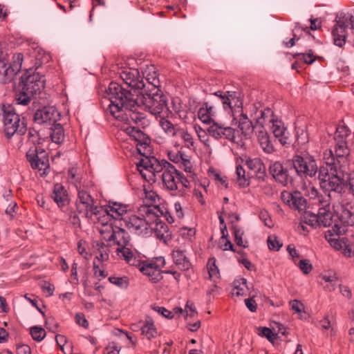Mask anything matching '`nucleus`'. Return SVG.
<instances>
[{"instance_id": "obj_1", "label": "nucleus", "mask_w": 354, "mask_h": 354, "mask_svg": "<svg viewBox=\"0 0 354 354\" xmlns=\"http://www.w3.org/2000/svg\"><path fill=\"white\" fill-rule=\"evenodd\" d=\"M153 88L138 95L135 100L131 91L119 82L112 81V117L117 120H128V111L137 112L136 107H142L156 118L168 117L171 114L167 105V99L158 88V82L153 79Z\"/></svg>"}, {"instance_id": "obj_2", "label": "nucleus", "mask_w": 354, "mask_h": 354, "mask_svg": "<svg viewBox=\"0 0 354 354\" xmlns=\"http://www.w3.org/2000/svg\"><path fill=\"white\" fill-rule=\"evenodd\" d=\"M136 167L142 177L148 183L161 180L165 189L172 195L176 194L179 171L165 160H159L156 157L141 158Z\"/></svg>"}, {"instance_id": "obj_3", "label": "nucleus", "mask_w": 354, "mask_h": 354, "mask_svg": "<svg viewBox=\"0 0 354 354\" xmlns=\"http://www.w3.org/2000/svg\"><path fill=\"white\" fill-rule=\"evenodd\" d=\"M163 212L156 207L141 205L138 212L128 216L124 225L131 232L139 236H149L153 230L158 232L157 236L164 239V232H167V225L160 221Z\"/></svg>"}, {"instance_id": "obj_4", "label": "nucleus", "mask_w": 354, "mask_h": 354, "mask_svg": "<svg viewBox=\"0 0 354 354\" xmlns=\"http://www.w3.org/2000/svg\"><path fill=\"white\" fill-rule=\"evenodd\" d=\"M209 99L198 111V118L205 124H210L214 121V118L216 116L221 106L225 111L232 113L237 109H242V101L234 91L223 93L218 91L212 93Z\"/></svg>"}, {"instance_id": "obj_5", "label": "nucleus", "mask_w": 354, "mask_h": 354, "mask_svg": "<svg viewBox=\"0 0 354 354\" xmlns=\"http://www.w3.org/2000/svg\"><path fill=\"white\" fill-rule=\"evenodd\" d=\"M128 118L129 117L137 125L136 127L127 126L124 131L133 139L136 143V149L138 153L144 158H151V148L150 147V138L139 129L140 127L145 129L149 125V120L145 115L140 112L128 111Z\"/></svg>"}, {"instance_id": "obj_6", "label": "nucleus", "mask_w": 354, "mask_h": 354, "mask_svg": "<svg viewBox=\"0 0 354 354\" xmlns=\"http://www.w3.org/2000/svg\"><path fill=\"white\" fill-rule=\"evenodd\" d=\"M113 72L112 81L113 82H119L123 86V84H124L127 89L129 87L137 90L145 89V93H149V90L153 88V86L151 84L153 79L159 82L156 76H152L151 77H147V84L145 83L143 78L140 75V72L136 68L120 67L118 65H116L114 66V68H112Z\"/></svg>"}, {"instance_id": "obj_7", "label": "nucleus", "mask_w": 354, "mask_h": 354, "mask_svg": "<svg viewBox=\"0 0 354 354\" xmlns=\"http://www.w3.org/2000/svg\"><path fill=\"white\" fill-rule=\"evenodd\" d=\"M45 78L39 73L27 71L21 77L19 91L15 94L17 104L26 106L31 101L34 95L44 88Z\"/></svg>"}, {"instance_id": "obj_8", "label": "nucleus", "mask_w": 354, "mask_h": 354, "mask_svg": "<svg viewBox=\"0 0 354 354\" xmlns=\"http://www.w3.org/2000/svg\"><path fill=\"white\" fill-rule=\"evenodd\" d=\"M321 187L333 194L337 200L344 194V175L339 169H324L321 167L319 173Z\"/></svg>"}, {"instance_id": "obj_9", "label": "nucleus", "mask_w": 354, "mask_h": 354, "mask_svg": "<svg viewBox=\"0 0 354 354\" xmlns=\"http://www.w3.org/2000/svg\"><path fill=\"white\" fill-rule=\"evenodd\" d=\"M3 122L5 134L11 138L15 133L24 135L27 131L26 124L21 120L19 115L15 113L10 105H3Z\"/></svg>"}, {"instance_id": "obj_10", "label": "nucleus", "mask_w": 354, "mask_h": 354, "mask_svg": "<svg viewBox=\"0 0 354 354\" xmlns=\"http://www.w3.org/2000/svg\"><path fill=\"white\" fill-rule=\"evenodd\" d=\"M348 27L353 37L352 39L354 46V14L346 13L337 17L336 24L332 30L334 44L336 46L342 47L345 44Z\"/></svg>"}, {"instance_id": "obj_11", "label": "nucleus", "mask_w": 354, "mask_h": 354, "mask_svg": "<svg viewBox=\"0 0 354 354\" xmlns=\"http://www.w3.org/2000/svg\"><path fill=\"white\" fill-rule=\"evenodd\" d=\"M77 191V198L75 202L77 211L82 216L91 218L93 212L98 207L95 205V201L90 193L86 190L84 184L82 182L75 183Z\"/></svg>"}, {"instance_id": "obj_12", "label": "nucleus", "mask_w": 354, "mask_h": 354, "mask_svg": "<svg viewBox=\"0 0 354 354\" xmlns=\"http://www.w3.org/2000/svg\"><path fill=\"white\" fill-rule=\"evenodd\" d=\"M26 158L33 169L43 171L41 175H46L50 169L48 153L40 147L32 146L26 153Z\"/></svg>"}, {"instance_id": "obj_13", "label": "nucleus", "mask_w": 354, "mask_h": 354, "mask_svg": "<svg viewBox=\"0 0 354 354\" xmlns=\"http://www.w3.org/2000/svg\"><path fill=\"white\" fill-rule=\"evenodd\" d=\"M292 163L296 172L301 176L312 178L317 173L318 167L316 160L308 153L294 156Z\"/></svg>"}, {"instance_id": "obj_14", "label": "nucleus", "mask_w": 354, "mask_h": 354, "mask_svg": "<svg viewBox=\"0 0 354 354\" xmlns=\"http://www.w3.org/2000/svg\"><path fill=\"white\" fill-rule=\"evenodd\" d=\"M211 123L212 124L208 127L207 131L212 137L216 140L225 138L233 143L239 144L240 140L236 135L239 132L234 129L215 121Z\"/></svg>"}, {"instance_id": "obj_15", "label": "nucleus", "mask_w": 354, "mask_h": 354, "mask_svg": "<svg viewBox=\"0 0 354 354\" xmlns=\"http://www.w3.org/2000/svg\"><path fill=\"white\" fill-rule=\"evenodd\" d=\"M60 118L57 109L52 106H46L36 111L34 114V122L41 125L55 124Z\"/></svg>"}, {"instance_id": "obj_16", "label": "nucleus", "mask_w": 354, "mask_h": 354, "mask_svg": "<svg viewBox=\"0 0 354 354\" xmlns=\"http://www.w3.org/2000/svg\"><path fill=\"white\" fill-rule=\"evenodd\" d=\"M93 215L96 216L98 223L101 225L98 230L102 239L106 242L111 241V214L109 209L98 207L93 212Z\"/></svg>"}, {"instance_id": "obj_17", "label": "nucleus", "mask_w": 354, "mask_h": 354, "mask_svg": "<svg viewBox=\"0 0 354 354\" xmlns=\"http://www.w3.org/2000/svg\"><path fill=\"white\" fill-rule=\"evenodd\" d=\"M282 201L291 209L302 212L306 209L307 202L301 192L283 191L281 194Z\"/></svg>"}, {"instance_id": "obj_18", "label": "nucleus", "mask_w": 354, "mask_h": 354, "mask_svg": "<svg viewBox=\"0 0 354 354\" xmlns=\"http://www.w3.org/2000/svg\"><path fill=\"white\" fill-rule=\"evenodd\" d=\"M337 202L341 205L342 209L339 216L342 223L348 226H353L354 225V199L348 201L344 194L337 200Z\"/></svg>"}, {"instance_id": "obj_19", "label": "nucleus", "mask_w": 354, "mask_h": 354, "mask_svg": "<svg viewBox=\"0 0 354 354\" xmlns=\"http://www.w3.org/2000/svg\"><path fill=\"white\" fill-rule=\"evenodd\" d=\"M114 252L119 259L125 261L126 263L131 266L136 267L140 263L142 257L137 252H133L128 246L115 248Z\"/></svg>"}, {"instance_id": "obj_20", "label": "nucleus", "mask_w": 354, "mask_h": 354, "mask_svg": "<svg viewBox=\"0 0 354 354\" xmlns=\"http://www.w3.org/2000/svg\"><path fill=\"white\" fill-rule=\"evenodd\" d=\"M269 171L275 180L283 186H286L290 181L288 169L283 167L280 162L276 161L271 163Z\"/></svg>"}, {"instance_id": "obj_21", "label": "nucleus", "mask_w": 354, "mask_h": 354, "mask_svg": "<svg viewBox=\"0 0 354 354\" xmlns=\"http://www.w3.org/2000/svg\"><path fill=\"white\" fill-rule=\"evenodd\" d=\"M112 354L114 351L118 353L121 348V344H124L127 346L130 344H133L132 337L126 332L119 328H114L112 330Z\"/></svg>"}, {"instance_id": "obj_22", "label": "nucleus", "mask_w": 354, "mask_h": 354, "mask_svg": "<svg viewBox=\"0 0 354 354\" xmlns=\"http://www.w3.org/2000/svg\"><path fill=\"white\" fill-rule=\"evenodd\" d=\"M136 267L152 282L156 283L162 278L161 270H158L150 261H143L141 258L140 265Z\"/></svg>"}, {"instance_id": "obj_23", "label": "nucleus", "mask_w": 354, "mask_h": 354, "mask_svg": "<svg viewBox=\"0 0 354 354\" xmlns=\"http://www.w3.org/2000/svg\"><path fill=\"white\" fill-rule=\"evenodd\" d=\"M129 241V233L124 228L112 223V245H115V248L128 246Z\"/></svg>"}, {"instance_id": "obj_24", "label": "nucleus", "mask_w": 354, "mask_h": 354, "mask_svg": "<svg viewBox=\"0 0 354 354\" xmlns=\"http://www.w3.org/2000/svg\"><path fill=\"white\" fill-rule=\"evenodd\" d=\"M131 206L120 202L112 201V220L115 221H123L127 219Z\"/></svg>"}, {"instance_id": "obj_25", "label": "nucleus", "mask_w": 354, "mask_h": 354, "mask_svg": "<svg viewBox=\"0 0 354 354\" xmlns=\"http://www.w3.org/2000/svg\"><path fill=\"white\" fill-rule=\"evenodd\" d=\"M171 257L176 266L183 271L189 270L192 263L186 255V250L176 248L171 252Z\"/></svg>"}, {"instance_id": "obj_26", "label": "nucleus", "mask_w": 354, "mask_h": 354, "mask_svg": "<svg viewBox=\"0 0 354 354\" xmlns=\"http://www.w3.org/2000/svg\"><path fill=\"white\" fill-rule=\"evenodd\" d=\"M270 124H272L270 128L274 137L279 140L281 145H284L287 144L288 132L283 122L281 120L274 118Z\"/></svg>"}, {"instance_id": "obj_27", "label": "nucleus", "mask_w": 354, "mask_h": 354, "mask_svg": "<svg viewBox=\"0 0 354 354\" xmlns=\"http://www.w3.org/2000/svg\"><path fill=\"white\" fill-rule=\"evenodd\" d=\"M245 164L252 175L259 179H263L266 175V167L260 158H248L246 160Z\"/></svg>"}, {"instance_id": "obj_28", "label": "nucleus", "mask_w": 354, "mask_h": 354, "mask_svg": "<svg viewBox=\"0 0 354 354\" xmlns=\"http://www.w3.org/2000/svg\"><path fill=\"white\" fill-rule=\"evenodd\" d=\"M51 197L59 207H64L68 203L66 191L61 184L55 185Z\"/></svg>"}, {"instance_id": "obj_29", "label": "nucleus", "mask_w": 354, "mask_h": 354, "mask_svg": "<svg viewBox=\"0 0 354 354\" xmlns=\"http://www.w3.org/2000/svg\"><path fill=\"white\" fill-rule=\"evenodd\" d=\"M335 153L337 161L340 163L342 160H346L350 154V149L348 147L346 140H341L335 141Z\"/></svg>"}, {"instance_id": "obj_30", "label": "nucleus", "mask_w": 354, "mask_h": 354, "mask_svg": "<svg viewBox=\"0 0 354 354\" xmlns=\"http://www.w3.org/2000/svg\"><path fill=\"white\" fill-rule=\"evenodd\" d=\"M258 142L261 149L268 154L274 151V147L270 140V136L266 131H260L258 133Z\"/></svg>"}, {"instance_id": "obj_31", "label": "nucleus", "mask_w": 354, "mask_h": 354, "mask_svg": "<svg viewBox=\"0 0 354 354\" xmlns=\"http://www.w3.org/2000/svg\"><path fill=\"white\" fill-rule=\"evenodd\" d=\"M233 288L232 290V295L240 297L245 296L248 292L247 280L244 278L236 279L233 282Z\"/></svg>"}, {"instance_id": "obj_32", "label": "nucleus", "mask_w": 354, "mask_h": 354, "mask_svg": "<svg viewBox=\"0 0 354 354\" xmlns=\"http://www.w3.org/2000/svg\"><path fill=\"white\" fill-rule=\"evenodd\" d=\"M317 215L319 216V225H323L324 227H329L333 225L336 227L337 225L333 221L332 214L329 209L325 208H319Z\"/></svg>"}, {"instance_id": "obj_33", "label": "nucleus", "mask_w": 354, "mask_h": 354, "mask_svg": "<svg viewBox=\"0 0 354 354\" xmlns=\"http://www.w3.org/2000/svg\"><path fill=\"white\" fill-rule=\"evenodd\" d=\"M100 91L103 92L100 101L101 106L105 111L106 115H109L111 114V82L109 83L107 87L104 88V90L100 88L99 92Z\"/></svg>"}, {"instance_id": "obj_34", "label": "nucleus", "mask_w": 354, "mask_h": 354, "mask_svg": "<svg viewBox=\"0 0 354 354\" xmlns=\"http://www.w3.org/2000/svg\"><path fill=\"white\" fill-rule=\"evenodd\" d=\"M142 334L148 339L153 338L157 335V330L154 324L151 319H147L140 327Z\"/></svg>"}, {"instance_id": "obj_35", "label": "nucleus", "mask_w": 354, "mask_h": 354, "mask_svg": "<svg viewBox=\"0 0 354 354\" xmlns=\"http://www.w3.org/2000/svg\"><path fill=\"white\" fill-rule=\"evenodd\" d=\"M159 118V124L164 132L169 136H175L179 128L173 124L169 120L166 119L167 117Z\"/></svg>"}, {"instance_id": "obj_36", "label": "nucleus", "mask_w": 354, "mask_h": 354, "mask_svg": "<svg viewBox=\"0 0 354 354\" xmlns=\"http://www.w3.org/2000/svg\"><path fill=\"white\" fill-rule=\"evenodd\" d=\"M235 174L236 176V181L239 186L245 187L250 185L249 174H245V171L241 165H236Z\"/></svg>"}, {"instance_id": "obj_37", "label": "nucleus", "mask_w": 354, "mask_h": 354, "mask_svg": "<svg viewBox=\"0 0 354 354\" xmlns=\"http://www.w3.org/2000/svg\"><path fill=\"white\" fill-rule=\"evenodd\" d=\"M144 194L145 196L143 197V202L145 204L143 205L154 206L160 209L157 205V203H159L160 198L156 192L153 190L147 191L145 189Z\"/></svg>"}, {"instance_id": "obj_38", "label": "nucleus", "mask_w": 354, "mask_h": 354, "mask_svg": "<svg viewBox=\"0 0 354 354\" xmlns=\"http://www.w3.org/2000/svg\"><path fill=\"white\" fill-rule=\"evenodd\" d=\"M51 128L50 138L53 142L57 144L62 143L64 140V132L60 124L55 123Z\"/></svg>"}, {"instance_id": "obj_39", "label": "nucleus", "mask_w": 354, "mask_h": 354, "mask_svg": "<svg viewBox=\"0 0 354 354\" xmlns=\"http://www.w3.org/2000/svg\"><path fill=\"white\" fill-rule=\"evenodd\" d=\"M209 279L216 282L220 278V273L218 266L216 265V259L209 258L207 264Z\"/></svg>"}, {"instance_id": "obj_40", "label": "nucleus", "mask_w": 354, "mask_h": 354, "mask_svg": "<svg viewBox=\"0 0 354 354\" xmlns=\"http://www.w3.org/2000/svg\"><path fill=\"white\" fill-rule=\"evenodd\" d=\"M316 199L317 200V203L322 205V207L321 208H325L328 207L330 206V204L331 203H336L337 202V197H335L333 194L328 193L324 195H319L317 196Z\"/></svg>"}, {"instance_id": "obj_41", "label": "nucleus", "mask_w": 354, "mask_h": 354, "mask_svg": "<svg viewBox=\"0 0 354 354\" xmlns=\"http://www.w3.org/2000/svg\"><path fill=\"white\" fill-rule=\"evenodd\" d=\"M301 191L303 196H308L310 199H316L319 194L318 190L314 187V185L310 181H308V183H304V184L301 187Z\"/></svg>"}, {"instance_id": "obj_42", "label": "nucleus", "mask_w": 354, "mask_h": 354, "mask_svg": "<svg viewBox=\"0 0 354 354\" xmlns=\"http://www.w3.org/2000/svg\"><path fill=\"white\" fill-rule=\"evenodd\" d=\"M175 136L180 137L183 140L185 145L187 148H191L194 147V138L192 135L189 133L187 131L179 128Z\"/></svg>"}, {"instance_id": "obj_43", "label": "nucleus", "mask_w": 354, "mask_h": 354, "mask_svg": "<svg viewBox=\"0 0 354 354\" xmlns=\"http://www.w3.org/2000/svg\"><path fill=\"white\" fill-rule=\"evenodd\" d=\"M323 158L325 160L326 167L324 169H337V165L335 162L336 156L334 155L333 151L331 149H326L323 154Z\"/></svg>"}, {"instance_id": "obj_44", "label": "nucleus", "mask_w": 354, "mask_h": 354, "mask_svg": "<svg viewBox=\"0 0 354 354\" xmlns=\"http://www.w3.org/2000/svg\"><path fill=\"white\" fill-rule=\"evenodd\" d=\"M303 223L310 225L312 227L319 225V216L311 212H305L302 216Z\"/></svg>"}, {"instance_id": "obj_45", "label": "nucleus", "mask_w": 354, "mask_h": 354, "mask_svg": "<svg viewBox=\"0 0 354 354\" xmlns=\"http://www.w3.org/2000/svg\"><path fill=\"white\" fill-rule=\"evenodd\" d=\"M19 72L18 68H15L12 65L7 66L6 64L2 67L0 73L4 75V82H10L14 76Z\"/></svg>"}, {"instance_id": "obj_46", "label": "nucleus", "mask_w": 354, "mask_h": 354, "mask_svg": "<svg viewBox=\"0 0 354 354\" xmlns=\"http://www.w3.org/2000/svg\"><path fill=\"white\" fill-rule=\"evenodd\" d=\"M274 118L273 111L270 109L267 108L261 111V117L259 118V122L261 123L262 125H268L270 124Z\"/></svg>"}, {"instance_id": "obj_47", "label": "nucleus", "mask_w": 354, "mask_h": 354, "mask_svg": "<svg viewBox=\"0 0 354 354\" xmlns=\"http://www.w3.org/2000/svg\"><path fill=\"white\" fill-rule=\"evenodd\" d=\"M112 284L122 290L127 289L129 286V279L127 276H112Z\"/></svg>"}, {"instance_id": "obj_48", "label": "nucleus", "mask_w": 354, "mask_h": 354, "mask_svg": "<svg viewBox=\"0 0 354 354\" xmlns=\"http://www.w3.org/2000/svg\"><path fill=\"white\" fill-rule=\"evenodd\" d=\"M243 234L244 232L242 229L239 228L237 227L234 228V235L236 245L243 248H245L248 247V241H243Z\"/></svg>"}, {"instance_id": "obj_49", "label": "nucleus", "mask_w": 354, "mask_h": 354, "mask_svg": "<svg viewBox=\"0 0 354 354\" xmlns=\"http://www.w3.org/2000/svg\"><path fill=\"white\" fill-rule=\"evenodd\" d=\"M30 335L34 340L41 342L46 336V331L41 327L32 326L30 328Z\"/></svg>"}, {"instance_id": "obj_50", "label": "nucleus", "mask_w": 354, "mask_h": 354, "mask_svg": "<svg viewBox=\"0 0 354 354\" xmlns=\"http://www.w3.org/2000/svg\"><path fill=\"white\" fill-rule=\"evenodd\" d=\"M348 135H349L348 129L344 125H340V126H338L336 129L334 139L335 141H338V140H346V138L348 137Z\"/></svg>"}, {"instance_id": "obj_51", "label": "nucleus", "mask_w": 354, "mask_h": 354, "mask_svg": "<svg viewBox=\"0 0 354 354\" xmlns=\"http://www.w3.org/2000/svg\"><path fill=\"white\" fill-rule=\"evenodd\" d=\"M109 244L106 245L104 243H102V245L99 249V255L97 256V259L102 261H106L109 257Z\"/></svg>"}, {"instance_id": "obj_52", "label": "nucleus", "mask_w": 354, "mask_h": 354, "mask_svg": "<svg viewBox=\"0 0 354 354\" xmlns=\"http://www.w3.org/2000/svg\"><path fill=\"white\" fill-rule=\"evenodd\" d=\"M182 159L183 160H180L179 163L180 167L183 169L187 173H192L193 166L190 160V157L188 155L184 153V155H183Z\"/></svg>"}, {"instance_id": "obj_53", "label": "nucleus", "mask_w": 354, "mask_h": 354, "mask_svg": "<svg viewBox=\"0 0 354 354\" xmlns=\"http://www.w3.org/2000/svg\"><path fill=\"white\" fill-rule=\"evenodd\" d=\"M295 57H300L307 64H313L315 60V56L312 50H309L307 53H296Z\"/></svg>"}, {"instance_id": "obj_54", "label": "nucleus", "mask_w": 354, "mask_h": 354, "mask_svg": "<svg viewBox=\"0 0 354 354\" xmlns=\"http://www.w3.org/2000/svg\"><path fill=\"white\" fill-rule=\"evenodd\" d=\"M259 218L264 223L265 225L268 227H273V222L268 212L266 209H261L259 214Z\"/></svg>"}, {"instance_id": "obj_55", "label": "nucleus", "mask_w": 354, "mask_h": 354, "mask_svg": "<svg viewBox=\"0 0 354 354\" xmlns=\"http://www.w3.org/2000/svg\"><path fill=\"white\" fill-rule=\"evenodd\" d=\"M239 127L245 136H248L253 132V126L251 121L239 122Z\"/></svg>"}, {"instance_id": "obj_56", "label": "nucleus", "mask_w": 354, "mask_h": 354, "mask_svg": "<svg viewBox=\"0 0 354 354\" xmlns=\"http://www.w3.org/2000/svg\"><path fill=\"white\" fill-rule=\"evenodd\" d=\"M319 326L323 330L330 329L331 335H335V330H334L333 324L328 319V316L324 317V319H322V320L319 321Z\"/></svg>"}, {"instance_id": "obj_57", "label": "nucleus", "mask_w": 354, "mask_h": 354, "mask_svg": "<svg viewBox=\"0 0 354 354\" xmlns=\"http://www.w3.org/2000/svg\"><path fill=\"white\" fill-rule=\"evenodd\" d=\"M299 267L304 274H307L312 270V265L308 259H301L299 261Z\"/></svg>"}, {"instance_id": "obj_58", "label": "nucleus", "mask_w": 354, "mask_h": 354, "mask_svg": "<svg viewBox=\"0 0 354 354\" xmlns=\"http://www.w3.org/2000/svg\"><path fill=\"white\" fill-rule=\"evenodd\" d=\"M17 209V204L14 201H11L8 204L5 212L6 214L9 215L10 218H12L15 216V214H16Z\"/></svg>"}, {"instance_id": "obj_59", "label": "nucleus", "mask_w": 354, "mask_h": 354, "mask_svg": "<svg viewBox=\"0 0 354 354\" xmlns=\"http://www.w3.org/2000/svg\"><path fill=\"white\" fill-rule=\"evenodd\" d=\"M196 131L200 140L202 142H203L206 146L209 147V140L208 138L206 131L201 127H199L198 129H196Z\"/></svg>"}, {"instance_id": "obj_60", "label": "nucleus", "mask_w": 354, "mask_h": 354, "mask_svg": "<svg viewBox=\"0 0 354 354\" xmlns=\"http://www.w3.org/2000/svg\"><path fill=\"white\" fill-rule=\"evenodd\" d=\"M75 319L78 325L84 327V328H87L88 327V322L83 313H77L75 315Z\"/></svg>"}, {"instance_id": "obj_61", "label": "nucleus", "mask_w": 354, "mask_h": 354, "mask_svg": "<svg viewBox=\"0 0 354 354\" xmlns=\"http://www.w3.org/2000/svg\"><path fill=\"white\" fill-rule=\"evenodd\" d=\"M289 305L291 310L295 311L297 313H301L302 310L304 309L303 304L297 299L290 301Z\"/></svg>"}, {"instance_id": "obj_62", "label": "nucleus", "mask_w": 354, "mask_h": 354, "mask_svg": "<svg viewBox=\"0 0 354 354\" xmlns=\"http://www.w3.org/2000/svg\"><path fill=\"white\" fill-rule=\"evenodd\" d=\"M268 245L269 249L273 250H279L281 247V245L279 244V241L277 240L276 237L269 236L268 239Z\"/></svg>"}, {"instance_id": "obj_63", "label": "nucleus", "mask_w": 354, "mask_h": 354, "mask_svg": "<svg viewBox=\"0 0 354 354\" xmlns=\"http://www.w3.org/2000/svg\"><path fill=\"white\" fill-rule=\"evenodd\" d=\"M159 270L165 266V259L163 257H158L150 261Z\"/></svg>"}, {"instance_id": "obj_64", "label": "nucleus", "mask_w": 354, "mask_h": 354, "mask_svg": "<svg viewBox=\"0 0 354 354\" xmlns=\"http://www.w3.org/2000/svg\"><path fill=\"white\" fill-rule=\"evenodd\" d=\"M297 140L299 145H304L308 142V133L304 130H301V133L299 131L297 133Z\"/></svg>"}]
</instances>
